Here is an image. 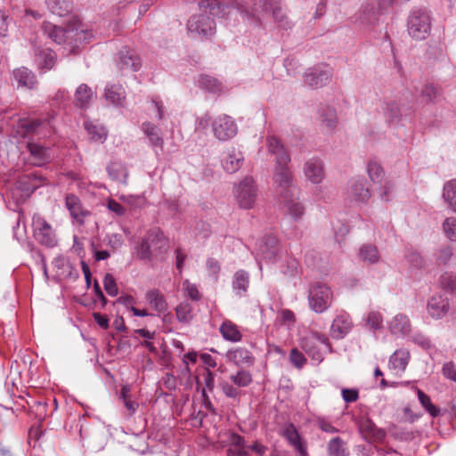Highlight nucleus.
<instances>
[{"mask_svg": "<svg viewBox=\"0 0 456 456\" xmlns=\"http://www.w3.org/2000/svg\"><path fill=\"white\" fill-rule=\"evenodd\" d=\"M273 179L280 204L287 209L295 221L300 220L305 214V207L299 201V189L294 183L289 164L275 165Z\"/></svg>", "mask_w": 456, "mask_h": 456, "instance_id": "obj_1", "label": "nucleus"}, {"mask_svg": "<svg viewBox=\"0 0 456 456\" xmlns=\"http://www.w3.org/2000/svg\"><path fill=\"white\" fill-rule=\"evenodd\" d=\"M279 4L281 0H258L254 6H249L244 0H232L230 3V6L236 9L243 20L255 27L262 24L260 12L270 13Z\"/></svg>", "mask_w": 456, "mask_h": 456, "instance_id": "obj_2", "label": "nucleus"}, {"mask_svg": "<svg viewBox=\"0 0 456 456\" xmlns=\"http://www.w3.org/2000/svg\"><path fill=\"white\" fill-rule=\"evenodd\" d=\"M80 28V21L77 18H73L65 28L55 26L50 22H44L42 25V31L44 35L52 39L53 42L68 45H77L83 36V29L78 32Z\"/></svg>", "mask_w": 456, "mask_h": 456, "instance_id": "obj_3", "label": "nucleus"}, {"mask_svg": "<svg viewBox=\"0 0 456 456\" xmlns=\"http://www.w3.org/2000/svg\"><path fill=\"white\" fill-rule=\"evenodd\" d=\"M407 31L415 40L426 39L431 31V14L426 7H413L407 18Z\"/></svg>", "mask_w": 456, "mask_h": 456, "instance_id": "obj_4", "label": "nucleus"}, {"mask_svg": "<svg viewBox=\"0 0 456 456\" xmlns=\"http://www.w3.org/2000/svg\"><path fill=\"white\" fill-rule=\"evenodd\" d=\"M386 16L375 0H365L361 4L353 19L354 22L359 26L374 29L384 23Z\"/></svg>", "mask_w": 456, "mask_h": 456, "instance_id": "obj_5", "label": "nucleus"}, {"mask_svg": "<svg viewBox=\"0 0 456 456\" xmlns=\"http://www.w3.org/2000/svg\"><path fill=\"white\" fill-rule=\"evenodd\" d=\"M333 293L326 284L316 281L308 289V304L317 314L324 313L332 304Z\"/></svg>", "mask_w": 456, "mask_h": 456, "instance_id": "obj_6", "label": "nucleus"}, {"mask_svg": "<svg viewBox=\"0 0 456 456\" xmlns=\"http://www.w3.org/2000/svg\"><path fill=\"white\" fill-rule=\"evenodd\" d=\"M319 344L324 345L331 352L332 348L328 338L321 333L311 332L301 340V348L317 363L322 362L323 360V355L318 348Z\"/></svg>", "mask_w": 456, "mask_h": 456, "instance_id": "obj_7", "label": "nucleus"}, {"mask_svg": "<svg viewBox=\"0 0 456 456\" xmlns=\"http://www.w3.org/2000/svg\"><path fill=\"white\" fill-rule=\"evenodd\" d=\"M187 29L201 39H208L215 34L216 25L214 20L208 15L195 14L188 20Z\"/></svg>", "mask_w": 456, "mask_h": 456, "instance_id": "obj_8", "label": "nucleus"}, {"mask_svg": "<svg viewBox=\"0 0 456 456\" xmlns=\"http://www.w3.org/2000/svg\"><path fill=\"white\" fill-rule=\"evenodd\" d=\"M34 237L36 240L46 247L53 248L57 244L55 232L41 216L36 214L32 218Z\"/></svg>", "mask_w": 456, "mask_h": 456, "instance_id": "obj_9", "label": "nucleus"}, {"mask_svg": "<svg viewBox=\"0 0 456 456\" xmlns=\"http://www.w3.org/2000/svg\"><path fill=\"white\" fill-rule=\"evenodd\" d=\"M256 186L251 177L242 180L236 190V200L239 206L245 209L253 208L256 200Z\"/></svg>", "mask_w": 456, "mask_h": 456, "instance_id": "obj_10", "label": "nucleus"}, {"mask_svg": "<svg viewBox=\"0 0 456 456\" xmlns=\"http://www.w3.org/2000/svg\"><path fill=\"white\" fill-rule=\"evenodd\" d=\"M413 111L411 106H404L395 101H389L385 103L384 116L389 125L398 126L403 119L411 118Z\"/></svg>", "mask_w": 456, "mask_h": 456, "instance_id": "obj_11", "label": "nucleus"}, {"mask_svg": "<svg viewBox=\"0 0 456 456\" xmlns=\"http://www.w3.org/2000/svg\"><path fill=\"white\" fill-rule=\"evenodd\" d=\"M215 136L219 141H227L237 134V126L233 119L227 116H219L212 124Z\"/></svg>", "mask_w": 456, "mask_h": 456, "instance_id": "obj_12", "label": "nucleus"}, {"mask_svg": "<svg viewBox=\"0 0 456 456\" xmlns=\"http://www.w3.org/2000/svg\"><path fill=\"white\" fill-rule=\"evenodd\" d=\"M317 121L324 133H334L338 122L336 110L330 105H321L317 110Z\"/></svg>", "mask_w": 456, "mask_h": 456, "instance_id": "obj_13", "label": "nucleus"}, {"mask_svg": "<svg viewBox=\"0 0 456 456\" xmlns=\"http://www.w3.org/2000/svg\"><path fill=\"white\" fill-rule=\"evenodd\" d=\"M12 85L16 84L17 87L33 90L37 86L36 75L26 67L14 69L10 77Z\"/></svg>", "mask_w": 456, "mask_h": 456, "instance_id": "obj_14", "label": "nucleus"}, {"mask_svg": "<svg viewBox=\"0 0 456 456\" xmlns=\"http://www.w3.org/2000/svg\"><path fill=\"white\" fill-rule=\"evenodd\" d=\"M117 65L119 70L138 71L142 66L138 54L126 47L122 48L118 53Z\"/></svg>", "mask_w": 456, "mask_h": 456, "instance_id": "obj_15", "label": "nucleus"}, {"mask_svg": "<svg viewBox=\"0 0 456 456\" xmlns=\"http://www.w3.org/2000/svg\"><path fill=\"white\" fill-rule=\"evenodd\" d=\"M227 362L233 363L238 368H246L254 365L255 357L246 347L238 346L226 352Z\"/></svg>", "mask_w": 456, "mask_h": 456, "instance_id": "obj_16", "label": "nucleus"}, {"mask_svg": "<svg viewBox=\"0 0 456 456\" xmlns=\"http://www.w3.org/2000/svg\"><path fill=\"white\" fill-rule=\"evenodd\" d=\"M65 206L72 219L79 225L84 224L85 218L90 215V211L83 207L80 199L73 193L66 195Z\"/></svg>", "mask_w": 456, "mask_h": 456, "instance_id": "obj_17", "label": "nucleus"}, {"mask_svg": "<svg viewBox=\"0 0 456 456\" xmlns=\"http://www.w3.org/2000/svg\"><path fill=\"white\" fill-rule=\"evenodd\" d=\"M45 183L46 178L37 171L25 174L18 180L19 188L26 193H32Z\"/></svg>", "mask_w": 456, "mask_h": 456, "instance_id": "obj_18", "label": "nucleus"}, {"mask_svg": "<svg viewBox=\"0 0 456 456\" xmlns=\"http://www.w3.org/2000/svg\"><path fill=\"white\" fill-rule=\"evenodd\" d=\"M305 83L311 87H321L329 83L331 73L329 69H322L314 67L307 69L305 73Z\"/></svg>", "mask_w": 456, "mask_h": 456, "instance_id": "obj_19", "label": "nucleus"}, {"mask_svg": "<svg viewBox=\"0 0 456 456\" xmlns=\"http://www.w3.org/2000/svg\"><path fill=\"white\" fill-rule=\"evenodd\" d=\"M243 163L244 155L242 151L234 147L228 149L222 160L224 169L229 174L237 172L242 167Z\"/></svg>", "mask_w": 456, "mask_h": 456, "instance_id": "obj_20", "label": "nucleus"}, {"mask_svg": "<svg viewBox=\"0 0 456 456\" xmlns=\"http://www.w3.org/2000/svg\"><path fill=\"white\" fill-rule=\"evenodd\" d=\"M266 143L269 153L275 157V165L289 164L290 162V157L287 150L277 137L268 136Z\"/></svg>", "mask_w": 456, "mask_h": 456, "instance_id": "obj_21", "label": "nucleus"}, {"mask_svg": "<svg viewBox=\"0 0 456 456\" xmlns=\"http://www.w3.org/2000/svg\"><path fill=\"white\" fill-rule=\"evenodd\" d=\"M428 311L432 318L440 319L449 311V300L442 295H434L428 303Z\"/></svg>", "mask_w": 456, "mask_h": 456, "instance_id": "obj_22", "label": "nucleus"}, {"mask_svg": "<svg viewBox=\"0 0 456 456\" xmlns=\"http://www.w3.org/2000/svg\"><path fill=\"white\" fill-rule=\"evenodd\" d=\"M348 197L356 202H364L370 197L367 182L363 179L351 181L348 189Z\"/></svg>", "mask_w": 456, "mask_h": 456, "instance_id": "obj_23", "label": "nucleus"}, {"mask_svg": "<svg viewBox=\"0 0 456 456\" xmlns=\"http://www.w3.org/2000/svg\"><path fill=\"white\" fill-rule=\"evenodd\" d=\"M279 252V243L275 236L268 234L263 237L259 244V254L263 258L272 261Z\"/></svg>", "mask_w": 456, "mask_h": 456, "instance_id": "obj_24", "label": "nucleus"}, {"mask_svg": "<svg viewBox=\"0 0 456 456\" xmlns=\"http://www.w3.org/2000/svg\"><path fill=\"white\" fill-rule=\"evenodd\" d=\"M352 321L347 314L337 316L330 327V335L333 338H343L351 330Z\"/></svg>", "mask_w": 456, "mask_h": 456, "instance_id": "obj_25", "label": "nucleus"}, {"mask_svg": "<svg viewBox=\"0 0 456 456\" xmlns=\"http://www.w3.org/2000/svg\"><path fill=\"white\" fill-rule=\"evenodd\" d=\"M357 424L365 439L381 440L385 436L384 431L378 428L373 421L368 418H361Z\"/></svg>", "mask_w": 456, "mask_h": 456, "instance_id": "obj_26", "label": "nucleus"}, {"mask_svg": "<svg viewBox=\"0 0 456 456\" xmlns=\"http://www.w3.org/2000/svg\"><path fill=\"white\" fill-rule=\"evenodd\" d=\"M145 237L153 255L163 253L167 246V239L160 230L152 229L147 232Z\"/></svg>", "mask_w": 456, "mask_h": 456, "instance_id": "obj_27", "label": "nucleus"}, {"mask_svg": "<svg viewBox=\"0 0 456 456\" xmlns=\"http://www.w3.org/2000/svg\"><path fill=\"white\" fill-rule=\"evenodd\" d=\"M27 147L31 156L35 159L34 165L40 167L50 161L52 158L50 148L45 147L36 142H28Z\"/></svg>", "mask_w": 456, "mask_h": 456, "instance_id": "obj_28", "label": "nucleus"}, {"mask_svg": "<svg viewBox=\"0 0 456 456\" xmlns=\"http://www.w3.org/2000/svg\"><path fill=\"white\" fill-rule=\"evenodd\" d=\"M389 329L391 333L395 336H405L411 331L410 320L405 314H399L390 322Z\"/></svg>", "mask_w": 456, "mask_h": 456, "instance_id": "obj_29", "label": "nucleus"}, {"mask_svg": "<svg viewBox=\"0 0 456 456\" xmlns=\"http://www.w3.org/2000/svg\"><path fill=\"white\" fill-rule=\"evenodd\" d=\"M305 175L313 183H321L323 177L322 162L316 159L306 161L305 165Z\"/></svg>", "mask_w": 456, "mask_h": 456, "instance_id": "obj_30", "label": "nucleus"}, {"mask_svg": "<svg viewBox=\"0 0 456 456\" xmlns=\"http://www.w3.org/2000/svg\"><path fill=\"white\" fill-rule=\"evenodd\" d=\"M142 130L149 139L151 146L162 147L164 140L162 138L161 129L151 122L142 124Z\"/></svg>", "mask_w": 456, "mask_h": 456, "instance_id": "obj_31", "label": "nucleus"}, {"mask_svg": "<svg viewBox=\"0 0 456 456\" xmlns=\"http://www.w3.org/2000/svg\"><path fill=\"white\" fill-rule=\"evenodd\" d=\"M219 331L227 341L236 343L242 339V334L239 330L238 326L230 320H225L222 322Z\"/></svg>", "mask_w": 456, "mask_h": 456, "instance_id": "obj_32", "label": "nucleus"}, {"mask_svg": "<svg viewBox=\"0 0 456 456\" xmlns=\"http://www.w3.org/2000/svg\"><path fill=\"white\" fill-rule=\"evenodd\" d=\"M104 96L107 102L115 106H122L126 99L125 90L120 85L107 86Z\"/></svg>", "mask_w": 456, "mask_h": 456, "instance_id": "obj_33", "label": "nucleus"}, {"mask_svg": "<svg viewBox=\"0 0 456 456\" xmlns=\"http://www.w3.org/2000/svg\"><path fill=\"white\" fill-rule=\"evenodd\" d=\"M109 176L118 183H126L128 172L125 165L120 161H111L107 166Z\"/></svg>", "mask_w": 456, "mask_h": 456, "instance_id": "obj_34", "label": "nucleus"}, {"mask_svg": "<svg viewBox=\"0 0 456 456\" xmlns=\"http://www.w3.org/2000/svg\"><path fill=\"white\" fill-rule=\"evenodd\" d=\"M48 10L55 15L63 17L72 11V3L69 0H45Z\"/></svg>", "mask_w": 456, "mask_h": 456, "instance_id": "obj_35", "label": "nucleus"}, {"mask_svg": "<svg viewBox=\"0 0 456 456\" xmlns=\"http://www.w3.org/2000/svg\"><path fill=\"white\" fill-rule=\"evenodd\" d=\"M44 124L40 119H20L18 124V134L22 137H28L31 134L38 133L39 127Z\"/></svg>", "mask_w": 456, "mask_h": 456, "instance_id": "obj_36", "label": "nucleus"}, {"mask_svg": "<svg viewBox=\"0 0 456 456\" xmlns=\"http://www.w3.org/2000/svg\"><path fill=\"white\" fill-rule=\"evenodd\" d=\"M145 298L151 306L159 313H164L167 308L166 299L159 289L149 290L145 295Z\"/></svg>", "mask_w": 456, "mask_h": 456, "instance_id": "obj_37", "label": "nucleus"}, {"mask_svg": "<svg viewBox=\"0 0 456 456\" xmlns=\"http://www.w3.org/2000/svg\"><path fill=\"white\" fill-rule=\"evenodd\" d=\"M118 398L122 401L124 406L126 407L127 414L129 416L134 415L138 410L139 404L137 402L132 399L131 388L128 385H124L121 387Z\"/></svg>", "mask_w": 456, "mask_h": 456, "instance_id": "obj_38", "label": "nucleus"}, {"mask_svg": "<svg viewBox=\"0 0 456 456\" xmlns=\"http://www.w3.org/2000/svg\"><path fill=\"white\" fill-rule=\"evenodd\" d=\"M443 198L449 208L456 213V179L450 180L444 183Z\"/></svg>", "mask_w": 456, "mask_h": 456, "instance_id": "obj_39", "label": "nucleus"}, {"mask_svg": "<svg viewBox=\"0 0 456 456\" xmlns=\"http://www.w3.org/2000/svg\"><path fill=\"white\" fill-rule=\"evenodd\" d=\"M409 353L405 350H396L389 359V365L392 369L403 371L408 364Z\"/></svg>", "mask_w": 456, "mask_h": 456, "instance_id": "obj_40", "label": "nucleus"}, {"mask_svg": "<svg viewBox=\"0 0 456 456\" xmlns=\"http://www.w3.org/2000/svg\"><path fill=\"white\" fill-rule=\"evenodd\" d=\"M284 434L290 444L299 452L300 456H306V450L295 427L293 425L289 426L286 428Z\"/></svg>", "mask_w": 456, "mask_h": 456, "instance_id": "obj_41", "label": "nucleus"}, {"mask_svg": "<svg viewBox=\"0 0 456 456\" xmlns=\"http://www.w3.org/2000/svg\"><path fill=\"white\" fill-rule=\"evenodd\" d=\"M359 256L362 261L369 264H376L379 260L378 248L372 244H364L360 248Z\"/></svg>", "mask_w": 456, "mask_h": 456, "instance_id": "obj_42", "label": "nucleus"}, {"mask_svg": "<svg viewBox=\"0 0 456 456\" xmlns=\"http://www.w3.org/2000/svg\"><path fill=\"white\" fill-rule=\"evenodd\" d=\"M93 96L92 89L86 84H81L75 94V102L77 106L85 108L88 105Z\"/></svg>", "mask_w": 456, "mask_h": 456, "instance_id": "obj_43", "label": "nucleus"}, {"mask_svg": "<svg viewBox=\"0 0 456 456\" xmlns=\"http://www.w3.org/2000/svg\"><path fill=\"white\" fill-rule=\"evenodd\" d=\"M249 278L248 273L240 270L235 273L232 281V288L238 295H242L248 289Z\"/></svg>", "mask_w": 456, "mask_h": 456, "instance_id": "obj_44", "label": "nucleus"}, {"mask_svg": "<svg viewBox=\"0 0 456 456\" xmlns=\"http://www.w3.org/2000/svg\"><path fill=\"white\" fill-rule=\"evenodd\" d=\"M230 379L233 385L239 387H246L253 381L252 374L244 368H240L235 374L231 375Z\"/></svg>", "mask_w": 456, "mask_h": 456, "instance_id": "obj_45", "label": "nucleus"}, {"mask_svg": "<svg viewBox=\"0 0 456 456\" xmlns=\"http://www.w3.org/2000/svg\"><path fill=\"white\" fill-rule=\"evenodd\" d=\"M329 456H347L344 441L337 436L328 443Z\"/></svg>", "mask_w": 456, "mask_h": 456, "instance_id": "obj_46", "label": "nucleus"}, {"mask_svg": "<svg viewBox=\"0 0 456 456\" xmlns=\"http://www.w3.org/2000/svg\"><path fill=\"white\" fill-rule=\"evenodd\" d=\"M175 315L180 322L189 323L192 319V306L187 302L179 304L175 308Z\"/></svg>", "mask_w": 456, "mask_h": 456, "instance_id": "obj_47", "label": "nucleus"}, {"mask_svg": "<svg viewBox=\"0 0 456 456\" xmlns=\"http://www.w3.org/2000/svg\"><path fill=\"white\" fill-rule=\"evenodd\" d=\"M417 395L419 400V403L425 408V410L433 417L436 418L440 414V409H438L436 406H435L430 397L426 395L423 391L420 389H417Z\"/></svg>", "mask_w": 456, "mask_h": 456, "instance_id": "obj_48", "label": "nucleus"}, {"mask_svg": "<svg viewBox=\"0 0 456 456\" xmlns=\"http://www.w3.org/2000/svg\"><path fill=\"white\" fill-rule=\"evenodd\" d=\"M55 53L49 49L42 50L37 54V62L40 68L51 69L54 65Z\"/></svg>", "mask_w": 456, "mask_h": 456, "instance_id": "obj_49", "label": "nucleus"}, {"mask_svg": "<svg viewBox=\"0 0 456 456\" xmlns=\"http://www.w3.org/2000/svg\"><path fill=\"white\" fill-rule=\"evenodd\" d=\"M367 171L373 183H380L384 176L383 167L375 160L368 163Z\"/></svg>", "mask_w": 456, "mask_h": 456, "instance_id": "obj_50", "label": "nucleus"}, {"mask_svg": "<svg viewBox=\"0 0 456 456\" xmlns=\"http://www.w3.org/2000/svg\"><path fill=\"white\" fill-rule=\"evenodd\" d=\"M441 94L440 87L434 84H427L421 91V96L426 102H432Z\"/></svg>", "mask_w": 456, "mask_h": 456, "instance_id": "obj_51", "label": "nucleus"}, {"mask_svg": "<svg viewBox=\"0 0 456 456\" xmlns=\"http://www.w3.org/2000/svg\"><path fill=\"white\" fill-rule=\"evenodd\" d=\"M200 86L210 92H218L221 90V84L218 80L208 75H202L199 80Z\"/></svg>", "mask_w": 456, "mask_h": 456, "instance_id": "obj_52", "label": "nucleus"}, {"mask_svg": "<svg viewBox=\"0 0 456 456\" xmlns=\"http://www.w3.org/2000/svg\"><path fill=\"white\" fill-rule=\"evenodd\" d=\"M136 249V256L141 260H148L151 261L153 257V253L149 246V242L146 240V237H144L140 244L135 248Z\"/></svg>", "mask_w": 456, "mask_h": 456, "instance_id": "obj_53", "label": "nucleus"}, {"mask_svg": "<svg viewBox=\"0 0 456 456\" xmlns=\"http://www.w3.org/2000/svg\"><path fill=\"white\" fill-rule=\"evenodd\" d=\"M440 282L444 289L456 293V273H444L440 277Z\"/></svg>", "mask_w": 456, "mask_h": 456, "instance_id": "obj_54", "label": "nucleus"}, {"mask_svg": "<svg viewBox=\"0 0 456 456\" xmlns=\"http://www.w3.org/2000/svg\"><path fill=\"white\" fill-rule=\"evenodd\" d=\"M199 5L200 9H208L212 16L219 15L221 12V4L218 0H200Z\"/></svg>", "mask_w": 456, "mask_h": 456, "instance_id": "obj_55", "label": "nucleus"}, {"mask_svg": "<svg viewBox=\"0 0 456 456\" xmlns=\"http://www.w3.org/2000/svg\"><path fill=\"white\" fill-rule=\"evenodd\" d=\"M103 286L105 291L111 297H115L118 293V285L115 278L110 273H106L103 279Z\"/></svg>", "mask_w": 456, "mask_h": 456, "instance_id": "obj_56", "label": "nucleus"}, {"mask_svg": "<svg viewBox=\"0 0 456 456\" xmlns=\"http://www.w3.org/2000/svg\"><path fill=\"white\" fill-rule=\"evenodd\" d=\"M86 129L91 136L92 140L102 141L106 138V131L103 127H99L93 124H86Z\"/></svg>", "mask_w": 456, "mask_h": 456, "instance_id": "obj_57", "label": "nucleus"}, {"mask_svg": "<svg viewBox=\"0 0 456 456\" xmlns=\"http://www.w3.org/2000/svg\"><path fill=\"white\" fill-rule=\"evenodd\" d=\"M443 228L451 240H456V217H447L444 221Z\"/></svg>", "mask_w": 456, "mask_h": 456, "instance_id": "obj_58", "label": "nucleus"}, {"mask_svg": "<svg viewBox=\"0 0 456 456\" xmlns=\"http://www.w3.org/2000/svg\"><path fill=\"white\" fill-rule=\"evenodd\" d=\"M183 287L186 292L187 297L191 300L199 301L201 298V294L200 293L197 286L191 283L188 280L183 281Z\"/></svg>", "mask_w": 456, "mask_h": 456, "instance_id": "obj_59", "label": "nucleus"}, {"mask_svg": "<svg viewBox=\"0 0 456 456\" xmlns=\"http://www.w3.org/2000/svg\"><path fill=\"white\" fill-rule=\"evenodd\" d=\"M366 322L371 329L379 330L382 328L383 318L379 312L372 311L369 313Z\"/></svg>", "mask_w": 456, "mask_h": 456, "instance_id": "obj_60", "label": "nucleus"}, {"mask_svg": "<svg viewBox=\"0 0 456 456\" xmlns=\"http://www.w3.org/2000/svg\"><path fill=\"white\" fill-rule=\"evenodd\" d=\"M273 14V20L274 21L280 26V27H282V28H286L287 25H288V21H287V15L286 13L283 12L281 4H279L278 6H276L274 9H273L271 11V12Z\"/></svg>", "mask_w": 456, "mask_h": 456, "instance_id": "obj_61", "label": "nucleus"}, {"mask_svg": "<svg viewBox=\"0 0 456 456\" xmlns=\"http://www.w3.org/2000/svg\"><path fill=\"white\" fill-rule=\"evenodd\" d=\"M289 360L291 363L297 369H301L306 362V358L297 348H293L289 354Z\"/></svg>", "mask_w": 456, "mask_h": 456, "instance_id": "obj_62", "label": "nucleus"}, {"mask_svg": "<svg viewBox=\"0 0 456 456\" xmlns=\"http://www.w3.org/2000/svg\"><path fill=\"white\" fill-rule=\"evenodd\" d=\"M407 261L415 268H421L423 266V259L420 254L414 250H410L405 256Z\"/></svg>", "mask_w": 456, "mask_h": 456, "instance_id": "obj_63", "label": "nucleus"}, {"mask_svg": "<svg viewBox=\"0 0 456 456\" xmlns=\"http://www.w3.org/2000/svg\"><path fill=\"white\" fill-rule=\"evenodd\" d=\"M221 387L224 394L229 398L235 399L240 395V391L233 385H231L226 381L221 383Z\"/></svg>", "mask_w": 456, "mask_h": 456, "instance_id": "obj_64", "label": "nucleus"}]
</instances>
